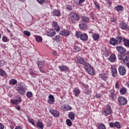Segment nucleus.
<instances>
[{
    "mask_svg": "<svg viewBox=\"0 0 129 129\" xmlns=\"http://www.w3.org/2000/svg\"><path fill=\"white\" fill-rule=\"evenodd\" d=\"M99 77L104 81H106L108 78V73L106 71H103L102 73L99 75Z\"/></svg>",
    "mask_w": 129,
    "mask_h": 129,
    "instance_id": "6",
    "label": "nucleus"
},
{
    "mask_svg": "<svg viewBox=\"0 0 129 129\" xmlns=\"http://www.w3.org/2000/svg\"><path fill=\"white\" fill-rule=\"evenodd\" d=\"M109 44H110V45H112L113 46H115V45H117L116 39L114 38H110L109 40Z\"/></svg>",
    "mask_w": 129,
    "mask_h": 129,
    "instance_id": "21",
    "label": "nucleus"
},
{
    "mask_svg": "<svg viewBox=\"0 0 129 129\" xmlns=\"http://www.w3.org/2000/svg\"><path fill=\"white\" fill-rule=\"evenodd\" d=\"M118 101L119 102L120 106L125 105V104L127 103V100L123 97H119L118 98Z\"/></svg>",
    "mask_w": 129,
    "mask_h": 129,
    "instance_id": "7",
    "label": "nucleus"
},
{
    "mask_svg": "<svg viewBox=\"0 0 129 129\" xmlns=\"http://www.w3.org/2000/svg\"><path fill=\"white\" fill-rule=\"evenodd\" d=\"M115 21V19L114 18H111V22H114Z\"/></svg>",
    "mask_w": 129,
    "mask_h": 129,
    "instance_id": "61",
    "label": "nucleus"
},
{
    "mask_svg": "<svg viewBox=\"0 0 129 129\" xmlns=\"http://www.w3.org/2000/svg\"><path fill=\"white\" fill-rule=\"evenodd\" d=\"M53 14L55 17H60V15H61V12H60V11L54 9L53 11Z\"/></svg>",
    "mask_w": 129,
    "mask_h": 129,
    "instance_id": "27",
    "label": "nucleus"
},
{
    "mask_svg": "<svg viewBox=\"0 0 129 129\" xmlns=\"http://www.w3.org/2000/svg\"><path fill=\"white\" fill-rule=\"evenodd\" d=\"M42 38L40 36H37L36 37V41L39 43H41V42H42Z\"/></svg>",
    "mask_w": 129,
    "mask_h": 129,
    "instance_id": "47",
    "label": "nucleus"
},
{
    "mask_svg": "<svg viewBox=\"0 0 129 129\" xmlns=\"http://www.w3.org/2000/svg\"><path fill=\"white\" fill-rule=\"evenodd\" d=\"M109 96L111 100H114L115 98H116V96L115 95V94H114V91H111Z\"/></svg>",
    "mask_w": 129,
    "mask_h": 129,
    "instance_id": "25",
    "label": "nucleus"
},
{
    "mask_svg": "<svg viewBox=\"0 0 129 129\" xmlns=\"http://www.w3.org/2000/svg\"><path fill=\"white\" fill-rule=\"evenodd\" d=\"M51 25L56 32H59L60 31V26H59L57 22L55 21H53Z\"/></svg>",
    "mask_w": 129,
    "mask_h": 129,
    "instance_id": "13",
    "label": "nucleus"
},
{
    "mask_svg": "<svg viewBox=\"0 0 129 129\" xmlns=\"http://www.w3.org/2000/svg\"><path fill=\"white\" fill-rule=\"evenodd\" d=\"M28 120L30 122V123H32L33 125H35V122H34V120L33 119H31L30 118H28Z\"/></svg>",
    "mask_w": 129,
    "mask_h": 129,
    "instance_id": "49",
    "label": "nucleus"
},
{
    "mask_svg": "<svg viewBox=\"0 0 129 129\" xmlns=\"http://www.w3.org/2000/svg\"><path fill=\"white\" fill-rule=\"evenodd\" d=\"M92 37L94 41H97V40H98V38L100 37V35L99 34H93Z\"/></svg>",
    "mask_w": 129,
    "mask_h": 129,
    "instance_id": "38",
    "label": "nucleus"
},
{
    "mask_svg": "<svg viewBox=\"0 0 129 129\" xmlns=\"http://www.w3.org/2000/svg\"><path fill=\"white\" fill-rule=\"evenodd\" d=\"M78 63L79 64H81L82 65H84V64L86 62L84 60V58H83L82 57H78L77 60Z\"/></svg>",
    "mask_w": 129,
    "mask_h": 129,
    "instance_id": "26",
    "label": "nucleus"
},
{
    "mask_svg": "<svg viewBox=\"0 0 129 129\" xmlns=\"http://www.w3.org/2000/svg\"><path fill=\"white\" fill-rule=\"evenodd\" d=\"M73 91L74 93H75V96H78V94H80V90L77 88H75Z\"/></svg>",
    "mask_w": 129,
    "mask_h": 129,
    "instance_id": "37",
    "label": "nucleus"
},
{
    "mask_svg": "<svg viewBox=\"0 0 129 129\" xmlns=\"http://www.w3.org/2000/svg\"><path fill=\"white\" fill-rule=\"evenodd\" d=\"M52 54L53 55H54V56H56V51H53Z\"/></svg>",
    "mask_w": 129,
    "mask_h": 129,
    "instance_id": "62",
    "label": "nucleus"
},
{
    "mask_svg": "<svg viewBox=\"0 0 129 129\" xmlns=\"http://www.w3.org/2000/svg\"><path fill=\"white\" fill-rule=\"evenodd\" d=\"M98 128L99 129H106V128L105 127V125H104V124H103V123H101V124L100 125H99Z\"/></svg>",
    "mask_w": 129,
    "mask_h": 129,
    "instance_id": "48",
    "label": "nucleus"
},
{
    "mask_svg": "<svg viewBox=\"0 0 129 129\" xmlns=\"http://www.w3.org/2000/svg\"><path fill=\"white\" fill-rule=\"evenodd\" d=\"M50 112L52 115H53V116H55V117H59L60 116V113H59V111L55 109L50 110Z\"/></svg>",
    "mask_w": 129,
    "mask_h": 129,
    "instance_id": "15",
    "label": "nucleus"
},
{
    "mask_svg": "<svg viewBox=\"0 0 129 129\" xmlns=\"http://www.w3.org/2000/svg\"><path fill=\"white\" fill-rule=\"evenodd\" d=\"M81 51V48L77 46H74V52H80Z\"/></svg>",
    "mask_w": 129,
    "mask_h": 129,
    "instance_id": "41",
    "label": "nucleus"
},
{
    "mask_svg": "<svg viewBox=\"0 0 129 129\" xmlns=\"http://www.w3.org/2000/svg\"><path fill=\"white\" fill-rule=\"evenodd\" d=\"M126 66H127V67H128L129 69V62L126 64Z\"/></svg>",
    "mask_w": 129,
    "mask_h": 129,
    "instance_id": "64",
    "label": "nucleus"
},
{
    "mask_svg": "<svg viewBox=\"0 0 129 129\" xmlns=\"http://www.w3.org/2000/svg\"><path fill=\"white\" fill-rule=\"evenodd\" d=\"M118 72L120 75L123 76V75H125V73H126V70H125V68L122 66H119L118 67Z\"/></svg>",
    "mask_w": 129,
    "mask_h": 129,
    "instance_id": "10",
    "label": "nucleus"
},
{
    "mask_svg": "<svg viewBox=\"0 0 129 129\" xmlns=\"http://www.w3.org/2000/svg\"><path fill=\"white\" fill-rule=\"evenodd\" d=\"M30 75H32V76L33 77H36L37 76V74H36V73H35V72L33 71H31L30 72Z\"/></svg>",
    "mask_w": 129,
    "mask_h": 129,
    "instance_id": "50",
    "label": "nucleus"
},
{
    "mask_svg": "<svg viewBox=\"0 0 129 129\" xmlns=\"http://www.w3.org/2000/svg\"><path fill=\"white\" fill-rule=\"evenodd\" d=\"M116 48L117 51L121 54L119 55H126V49L124 47L122 46H117Z\"/></svg>",
    "mask_w": 129,
    "mask_h": 129,
    "instance_id": "5",
    "label": "nucleus"
},
{
    "mask_svg": "<svg viewBox=\"0 0 129 129\" xmlns=\"http://www.w3.org/2000/svg\"><path fill=\"white\" fill-rule=\"evenodd\" d=\"M11 102L12 104H18L19 102H22V98H21V97H19L18 99L11 100Z\"/></svg>",
    "mask_w": 129,
    "mask_h": 129,
    "instance_id": "20",
    "label": "nucleus"
},
{
    "mask_svg": "<svg viewBox=\"0 0 129 129\" xmlns=\"http://www.w3.org/2000/svg\"><path fill=\"white\" fill-rule=\"evenodd\" d=\"M59 34L63 37H67L70 35V32L66 29H63L60 32Z\"/></svg>",
    "mask_w": 129,
    "mask_h": 129,
    "instance_id": "14",
    "label": "nucleus"
},
{
    "mask_svg": "<svg viewBox=\"0 0 129 129\" xmlns=\"http://www.w3.org/2000/svg\"><path fill=\"white\" fill-rule=\"evenodd\" d=\"M109 125L110 127H116L117 128H120V123L119 122L116 121L115 122H111Z\"/></svg>",
    "mask_w": 129,
    "mask_h": 129,
    "instance_id": "12",
    "label": "nucleus"
},
{
    "mask_svg": "<svg viewBox=\"0 0 129 129\" xmlns=\"http://www.w3.org/2000/svg\"><path fill=\"white\" fill-rule=\"evenodd\" d=\"M119 26L120 29H122V30H125V31H129V26L126 23L121 22L119 23Z\"/></svg>",
    "mask_w": 129,
    "mask_h": 129,
    "instance_id": "8",
    "label": "nucleus"
},
{
    "mask_svg": "<svg viewBox=\"0 0 129 129\" xmlns=\"http://www.w3.org/2000/svg\"><path fill=\"white\" fill-rule=\"evenodd\" d=\"M76 37L80 39L81 41H87L88 40V35L86 33H82L79 31H76L75 33Z\"/></svg>",
    "mask_w": 129,
    "mask_h": 129,
    "instance_id": "2",
    "label": "nucleus"
},
{
    "mask_svg": "<svg viewBox=\"0 0 129 129\" xmlns=\"http://www.w3.org/2000/svg\"><path fill=\"white\" fill-rule=\"evenodd\" d=\"M66 9L68 11H71V10H72V7L70 5H68Z\"/></svg>",
    "mask_w": 129,
    "mask_h": 129,
    "instance_id": "53",
    "label": "nucleus"
},
{
    "mask_svg": "<svg viewBox=\"0 0 129 129\" xmlns=\"http://www.w3.org/2000/svg\"><path fill=\"white\" fill-rule=\"evenodd\" d=\"M48 102L49 103V104H53L54 103V96L53 95H49L48 96Z\"/></svg>",
    "mask_w": 129,
    "mask_h": 129,
    "instance_id": "18",
    "label": "nucleus"
},
{
    "mask_svg": "<svg viewBox=\"0 0 129 129\" xmlns=\"http://www.w3.org/2000/svg\"><path fill=\"white\" fill-rule=\"evenodd\" d=\"M80 20V16L75 12H71L69 14V21L72 24H76Z\"/></svg>",
    "mask_w": 129,
    "mask_h": 129,
    "instance_id": "1",
    "label": "nucleus"
},
{
    "mask_svg": "<svg viewBox=\"0 0 129 129\" xmlns=\"http://www.w3.org/2000/svg\"><path fill=\"white\" fill-rule=\"evenodd\" d=\"M33 95V93L32 92H27L26 93V96L28 98H30V97H32Z\"/></svg>",
    "mask_w": 129,
    "mask_h": 129,
    "instance_id": "46",
    "label": "nucleus"
},
{
    "mask_svg": "<svg viewBox=\"0 0 129 129\" xmlns=\"http://www.w3.org/2000/svg\"><path fill=\"white\" fill-rule=\"evenodd\" d=\"M45 34L48 37H54L56 35V32L54 29H48L46 31Z\"/></svg>",
    "mask_w": 129,
    "mask_h": 129,
    "instance_id": "9",
    "label": "nucleus"
},
{
    "mask_svg": "<svg viewBox=\"0 0 129 129\" xmlns=\"http://www.w3.org/2000/svg\"><path fill=\"white\" fill-rule=\"evenodd\" d=\"M36 126L38 127V128H41V129L44 128V124H43L42 121H41L40 120L38 121V122L36 124Z\"/></svg>",
    "mask_w": 129,
    "mask_h": 129,
    "instance_id": "24",
    "label": "nucleus"
},
{
    "mask_svg": "<svg viewBox=\"0 0 129 129\" xmlns=\"http://www.w3.org/2000/svg\"><path fill=\"white\" fill-rule=\"evenodd\" d=\"M5 128V126L2 124V123H0V129H4Z\"/></svg>",
    "mask_w": 129,
    "mask_h": 129,
    "instance_id": "59",
    "label": "nucleus"
},
{
    "mask_svg": "<svg viewBox=\"0 0 129 129\" xmlns=\"http://www.w3.org/2000/svg\"><path fill=\"white\" fill-rule=\"evenodd\" d=\"M62 110L64 111H68V110H70L71 109V106L68 105H64L61 106Z\"/></svg>",
    "mask_w": 129,
    "mask_h": 129,
    "instance_id": "23",
    "label": "nucleus"
},
{
    "mask_svg": "<svg viewBox=\"0 0 129 129\" xmlns=\"http://www.w3.org/2000/svg\"><path fill=\"white\" fill-rule=\"evenodd\" d=\"M117 12H122L123 11V7L121 5H118L115 8Z\"/></svg>",
    "mask_w": 129,
    "mask_h": 129,
    "instance_id": "30",
    "label": "nucleus"
},
{
    "mask_svg": "<svg viewBox=\"0 0 129 129\" xmlns=\"http://www.w3.org/2000/svg\"><path fill=\"white\" fill-rule=\"evenodd\" d=\"M9 84L11 85H17L18 84V81L15 79H12L9 81Z\"/></svg>",
    "mask_w": 129,
    "mask_h": 129,
    "instance_id": "28",
    "label": "nucleus"
},
{
    "mask_svg": "<svg viewBox=\"0 0 129 129\" xmlns=\"http://www.w3.org/2000/svg\"><path fill=\"white\" fill-rule=\"evenodd\" d=\"M118 58L119 60H121L123 61V64L126 65L129 63V57L127 56V54L118 55Z\"/></svg>",
    "mask_w": 129,
    "mask_h": 129,
    "instance_id": "3",
    "label": "nucleus"
},
{
    "mask_svg": "<svg viewBox=\"0 0 129 129\" xmlns=\"http://www.w3.org/2000/svg\"><path fill=\"white\" fill-rule=\"evenodd\" d=\"M123 42L124 45L125 47H126L127 48H129V40L123 37Z\"/></svg>",
    "mask_w": 129,
    "mask_h": 129,
    "instance_id": "22",
    "label": "nucleus"
},
{
    "mask_svg": "<svg viewBox=\"0 0 129 129\" xmlns=\"http://www.w3.org/2000/svg\"><path fill=\"white\" fill-rule=\"evenodd\" d=\"M123 37L121 36H118L116 38V41L117 42V45L118 44H120L121 43V41H123Z\"/></svg>",
    "mask_w": 129,
    "mask_h": 129,
    "instance_id": "32",
    "label": "nucleus"
},
{
    "mask_svg": "<svg viewBox=\"0 0 129 129\" xmlns=\"http://www.w3.org/2000/svg\"><path fill=\"white\" fill-rule=\"evenodd\" d=\"M24 34L25 36H27V37H30L31 36V32L27 30L24 31Z\"/></svg>",
    "mask_w": 129,
    "mask_h": 129,
    "instance_id": "44",
    "label": "nucleus"
},
{
    "mask_svg": "<svg viewBox=\"0 0 129 129\" xmlns=\"http://www.w3.org/2000/svg\"><path fill=\"white\" fill-rule=\"evenodd\" d=\"M95 97H96V98H100V97H101V94H97L95 95Z\"/></svg>",
    "mask_w": 129,
    "mask_h": 129,
    "instance_id": "55",
    "label": "nucleus"
},
{
    "mask_svg": "<svg viewBox=\"0 0 129 129\" xmlns=\"http://www.w3.org/2000/svg\"><path fill=\"white\" fill-rule=\"evenodd\" d=\"M87 71L90 75H94L95 72L92 67H91V68L88 69Z\"/></svg>",
    "mask_w": 129,
    "mask_h": 129,
    "instance_id": "29",
    "label": "nucleus"
},
{
    "mask_svg": "<svg viewBox=\"0 0 129 129\" xmlns=\"http://www.w3.org/2000/svg\"><path fill=\"white\" fill-rule=\"evenodd\" d=\"M106 107V108L104 109L103 110V114L106 116L109 115V114H111L112 111L110 105L107 104Z\"/></svg>",
    "mask_w": 129,
    "mask_h": 129,
    "instance_id": "4",
    "label": "nucleus"
},
{
    "mask_svg": "<svg viewBox=\"0 0 129 129\" xmlns=\"http://www.w3.org/2000/svg\"><path fill=\"white\" fill-rule=\"evenodd\" d=\"M85 2V0H79V5H81V4H82L83 3H84Z\"/></svg>",
    "mask_w": 129,
    "mask_h": 129,
    "instance_id": "57",
    "label": "nucleus"
},
{
    "mask_svg": "<svg viewBox=\"0 0 129 129\" xmlns=\"http://www.w3.org/2000/svg\"><path fill=\"white\" fill-rule=\"evenodd\" d=\"M66 122L68 126H71V125H72V122L71 121V120L68 119L66 120Z\"/></svg>",
    "mask_w": 129,
    "mask_h": 129,
    "instance_id": "43",
    "label": "nucleus"
},
{
    "mask_svg": "<svg viewBox=\"0 0 129 129\" xmlns=\"http://www.w3.org/2000/svg\"><path fill=\"white\" fill-rule=\"evenodd\" d=\"M2 40L3 42H8V37H7L6 36H3Z\"/></svg>",
    "mask_w": 129,
    "mask_h": 129,
    "instance_id": "51",
    "label": "nucleus"
},
{
    "mask_svg": "<svg viewBox=\"0 0 129 129\" xmlns=\"http://www.w3.org/2000/svg\"><path fill=\"white\" fill-rule=\"evenodd\" d=\"M115 88H119V85L118 84V82H117L115 84Z\"/></svg>",
    "mask_w": 129,
    "mask_h": 129,
    "instance_id": "58",
    "label": "nucleus"
},
{
    "mask_svg": "<svg viewBox=\"0 0 129 129\" xmlns=\"http://www.w3.org/2000/svg\"><path fill=\"white\" fill-rule=\"evenodd\" d=\"M120 93L122 95L125 94L126 93V89L125 88H121L120 89Z\"/></svg>",
    "mask_w": 129,
    "mask_h": 129,
    "instance_id": "40",
    "label": "nucleus"
},
{
    "mask_svg": "<svg viewBox=\"0 0 129 129\" xmlns=\"http://www.w3.org/2000/svg\"><path fill=\"white\" fill-rule=\"evenodd\" d=\"M85 92L86 94H88V95L90 94V93H91V91L88 90V89H86Z\"/></svg>",
    "mask_w": 129,
    "mask_h": 129,
    "instance_id": "52",
    "label": "nucleus"
},
{
    "mask_svg": "<svg viewBox=\"0 0 129 129\" xmlns=\"http://www.w3.org/2000/svg\"><path fill=\"white\" fill-rule=\"evenodd\" d=\"M45 3H47V4L50 3V1H49L48 0H45Z\"/></svg>",
    "mask_w": 129,
    "mask_h": 129,
    "instance_id": "63",
    "label": "nucleus"
},
{
    "mask_svg": "<svg viewBox=\"0 0 129 129\" xmlns=\"http://www.w3.org/2000/svg\"><path fill=\"white\" fill-rule=\"evenodd\" d=\"M115 60H116V57H115V54H111L108 58V60L110 62H113L114 61H115Z\"/></svg>",
    "mask_w": 129,
    "mask_h": 129,
    "instance_id": "19",
    "label": "nucleus"
},
{
    "mask_svg": "<svg viewBox=\"0 0 129 129\" xmlns=\"http://www.w3.org/2000/svg\"><path fill=\"white\" fill-rule=\"evenodd\" d=\"M59 69L61 71H67L68 67L65 66H60L58 67Z\"/></svg>",
    "mask_w": 129,
    "mask_h": 129,
    "instance_id": "35",
    "label": "nucleus"
},
{
    "mask_svg": "<svg viewBox=\"0 0 129 129\" xmlns=\"http://www.w3.org/2000/svg\"><path fill=\"white\" fill-rule=\"evenodd\" d=\"M79 28L82 31H85L87 30V25L85 23H81L79 24Z\"/></svg>",
    "mask_w": 129,
    "mask_h": 129,
    "instance_id": "16",
    "label": "nucleus"
},
{
    "mask_svg": "<svg viewBox=\"0 0 129 129\" xmlns=\"http://www.w3.org/2000/svg\"><path fill=\"white\" fill-rule=\"evenodd\" d=\"M82 22L84 23H89V18L86 16H83L82 17Z\"/></svg>",
    "mask_w": 129,
    "mask_h": 129,
    "instance_id": "34",
    "label": "nucleus"
},
{
    "mask_svg": "<svg viewBox=\"0 0 129 129\" xmlns=\"http://www.w3.org/2000/svg\"><path fill=\"white\" fill-rule=\"evenodd\" d=\"M69 117L72 120H74V119L75 118V114L74 113H73V112H71L69 114Z\"/></svg>",
    "mask_w": 129,
    "mask_h": 129,
    "instance_id": "36",
    "label": "nucleus"
},
{
    "mask_svg": "<svg viewBox=\"0 0 129 129\" xmlns=\"http://www.w3.org/2000/svg\"><path fill=\"white\" fill-rule=\"evenodd\" d=\"M15 108H16L17 110H21V106L17 105L15 106Z\"/></svg>",
    "mask_w": 129,
    "mask_h": 129,
    "instance_id": "56",
    "label": "nucleus"
},
{
    "mask_svg": "<svg viewBox=\"0 0 129 129\" xmlns=\"http://www.w3.org/2000/svg\"><path fill=\"white\" fill-rule=\"evenodd\" d=\"M38 3L39 4H40V5H42V4H44L45 3V0H37Z\"/></svg>",
    "mask_w": 129,
    "mask_h": 129,
    "instance_id": "54",
    "label": "nucleus"
},
{
    "mask_svg": "<svg viewBox=\"0 0 129 129\" xmlns=\"http://www.w3.org/2000/svg\"><path fill=\"white\" fill-rule=\"evenodd\" d=\"M0 75L3 76L5 78L8 77V74L4 70H0Z\"/></svg>",
    "mask_w": 129,
    "mask_h": 129,
    "instance_id": "33",
    "label": "nucleus"
},
{
    "mask_svg": "<svg viewBox=\"0 0 129 129\" xmlns=\"http://www.w3.org/2000/svg\"><path fill=\"white\" fill-rule=\"evenodd\" d=\"M111 70L113 77H116V76H117V71L116 70V69L113 67H111Z\"/></svg>",
    "mask_w": 129,
    "mask_h": 129,
    "instance_id": "17",
    "label": "nucleus"
},
{
    "mask_svg": "<svg viewBox=\"0 0 129 129\" xmlns=\"http://www.w3.org/2000/svg\"><path fill=\"white\" fill-rule=\"evenodd\" d=\"M44 65H45V62L44 61H39L38 63V66L40 68L44 67Z\"/></svg>",
    "mask_w": 129,
    "mask_h": 129,
    "instance_id": "42",
    "label": "nucleus"
},
{
    "mask_svg": "<svg viewBox=\"0 0 129 129\" xmlns=\"http://www.w3.org/2000/svg\"><path fill=\"white\" fill-rule=\"evenodd\" d=\"M16 90L18 91V93L21 94V95H24L25 93H26V90L25 88H24V86H20V87H18Z\"/></svg>",
    "mask_w": 129,
    "mask_h": 129,
    "instance_id": "11",
    "label": "nucleus"
},
{
    "mask_svg": "<svg viewBox=\"0 0 129 129\" xmlns=\"http://www.w3.org/2000/svg\"><path fill=\"white\" fill-rule=\"evenodd\" d=\"M94 4L96 7V9H97L98 10H100V5L98 4V3H97V2L94 1Z\"/></svg>",
    "mask_w": 129,
    "mask_h": 129,
    "instance_id": "45",
    "label": "nucleus"
},
{
    "mask_svg": "<svg viewBox=\"0 0 129 129\" xmlns=\"http://www.w3.org/2000/svg\"><path fill=\"white\" fill-rule=\"evenodd\" d=\"M104 55L105 56V57H108V56L109 55V53L108 52H105Z\"/></svg>",
    "mask_w": 129,
    "mask_h": 129,
    "instance_id": "60",
    "label": "nucleus"
},
{
    "mask_svg": "<svg viewBox=\"0 0 129 129\" xmlns=\"http://www.w3.org/2000/svg\"><path fill=\"white\" fill-rule=\"evenodd\" d=\"M83 65H84V68H85V70H86L87 71L88 69L92 67L91 65H90V64H89L87 62H86L85 63H84Z\"/></svg>",
    "mask_w": 129,
    "mask_h": 129,
    "instance_id": "31",
    "label": "nucleus"
},
{
    "mask_svg": "<svg viewBox=\"0 0 129 129\" xmlns=\"http://www.w3.org/2000/svg\"><path fill=\"white\" fill-rule=\"evenodd\" d=\"M54 41H55V42H57V43H59L60 42V40H61V37L59 35H56L54 38Z\"/></svg>",
    "mask_w": 129,
    "mask_h": 129,
    "instance_id": "39",
    "label": "nucleus"
}]
</instances>
